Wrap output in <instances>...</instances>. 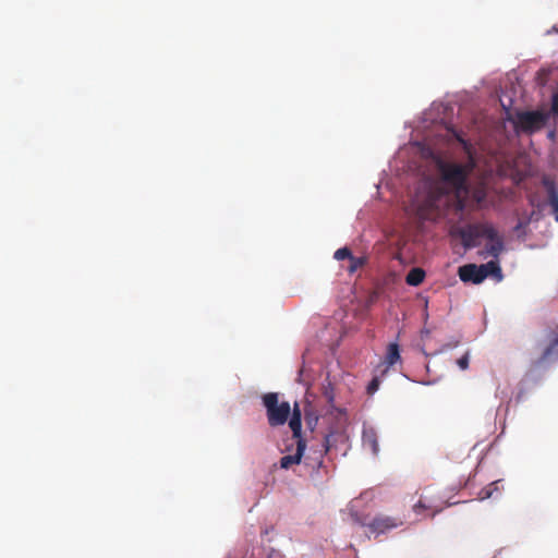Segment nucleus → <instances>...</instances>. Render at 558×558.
Here are the masks:
<instances>
[{
    "label": "nucleus",
    "mask_w": 558,
    "mask_h": 558,
    "mask_svg": "<svg viewBox=\"0 0 558 558\" xmlns=\"http://www.w3.org/2000/svg\"><path fill=\"white\" fill-rule=\"evenodd\" d=\"M456 140L461 144L468 156V162L456 163L439 160L437 163L441 180L452 187L457 199V207L463 210L466 206V197L470 193L468 178L475 168L473 145L463 138L459 133L454 132Z\"/></svg>",
    "instance_id": "f257e3e1"
},
{
    "label": "nucleus",
    "mask_w": 558,
    "mask_h": 558,
    "mask_svg": "<svg viewBox=\"0 0 558 558\" xmlns=\"http://www.w3.org/2000/svg\"><path fill=\"white\" fill-rule=\"evenodd\" d=\"M451 233L461 239L465 248H472L478 245L480 238L493 239L496 230L488 225H468L453 229Z\"/></svg>",
    "instance_id": "f03ea898"
},
{
    "label": "nucleus",
    "mask_w": 558,
    "mask_h": 558,
    "mask_svg": "<svg viewBox=\"0 0 558 558\" xmlns=\"http://www.w3.org/2000/svg\"><path fill=\"white\" fill-rule=\"evenodd\" d=\"M263 403L267 409V417L270 426L283 425L291 412L290 404L282 402L278 404V395L275 392H268L263 396Z\"/></svg>",
    "instance_id": "7ed1b4c3"
},
{
    "label": "nucleus",
    "mask_w": 558,
    "mask_h": 558,
    "mask_svg": "<svg viewBox=\"0 0 558 558\" xmlns=\"http://www.w3.org/2000/svg\"><path fill=\"white\" fill-rule=\"evenodd\" d=\"M517 131L533 132L539 130L546 122V116L541 111H518L514 117H508Z\"/></svg>",
    "instance_id": "20e7f679"
},
{
    "label": "nucleus",
    "mask_w": 558,
    "mask_h": 558,
    "mask_svg": "<svg viewBox=\"0 0 558 558\" xmlns=\"http://www.w3.org/2000/svg\"><path fill=\"white\" fill-rule=\"evenodd\" d=\"M548 338V344L541 356L534 361V365L537 367L558 360V325L549 332Z\"/></svg>",
    "instance_id": "39448f33"
},
{
    "label": "nucleus",
    "mask_w": 558,
    "mask_h": 558,
    "mask_svg": "<svg viewBox=\"0 0 558 558\" xmlns=\"http://www.w3.org/2000/svg\"><path fill=\"white\" fill-rule=\"evenodd\" d=\"M402 524L403 522L397 518L379 515L374 518L372 522L367 524V526L373 534L378 536Z\"/></svg>",
    "instance_id": "423d86ee"
},
{
    "label": "nucleus",
    "mask_w": 558,
    "mask_h": 558,
    "mask_svg": "<svg viewBox=\"0 0 558 558\" xmlns=\"http://www.w3.org/2000/svg\"><path fill=\"white\" fill-rule=\"evenodd\" d=\"M458 275L463 282L481 283L486 279L482 265L466 264L459 267Z\"/></svg>",
    "instance_id": "0eeeda50"
},
{
    "label": "nucleus",
    "mask_w": 558,
    "mask_h": 558,
    "mask_svg": "<svg viewBox=\"0 0 558 558\" xmlns=\"http://www.w3.org/2000/svg\"><path fill=\"white\" fill-rule=\"evenodd\" d=\"M329 435L325 437L324 450L313 451L312 453L303 454L304 464L311 469V472H318L323 465L324 453L329 450Z\"/></svg>",
    "instance_id": "6e6552de"
},
{
    "label": "nucleus",
    "mask_w": 558,
    "mask_h": 558,
    "mask_svg": "<svg viewBox=\"0 0 558 558\" xmlns=\"http://www.w3.org/2000/svg\"><path fill=\"white\" fill-rule=\"evenodd\" d=\"M400 361H401V355H400L399 344L397 342L389 343L387 347V350H386L385 359H384L383 363L379 365V367L381 365H385V368L381 371L380 375L385 376L386 373L388 372L389 367L393 366L396 363H398Z\"/></svg>",
    "instance_id": "1a4fd4ad"
},
{
    "label": "nucleus",
    "mask_w": 558,
    "mask_h": 558,
    "mask_svg": "<svg viewBox=\"0 0 558 558\" xmlns=\"http://www.w3.org/2000/svg\"><path fill=\"white\" fill-rule=\"evenodd\" d=\"M305 448H306L305 440L304 439H300L296 442V451H295V453L294 454L283 456L280 459V466L282 469L287 470V469L291 468L293 464H300L301 461H302Z\"/></svg>",
    "instance_id": "9d476101"
},
{
    "label": "nucleus",
    "mask_w": 558,
    "mask_h": 558,
    "mask_svg": "<svg viewBox=\"0 0 558 558\" xmlns=\"http://www.w3.org/2000/svg\"><path fill=\"white\" fill-rule=\"evenodd\" d=\"M289 426L293 433V438L296 439V442L300 439H303L301 436V432H302L301 411L296 404L293 409V413H292V417L290 418Z\"/></svg>",
    "instance_id": "9b49d317"
},
{
    "label": "nucleus",
    "mask_w": 558,
    "mask_h": 558,
    "mask_svg": "<svg viewBox=\"0 0 558 558\" xmlns=\"http://www.w3.org/2000/svg\"><path fill=\"white\" fill-rule=\"evenodd\" d=\"M488 240H489V243L486 244L485 251H486L487 255L497 258L504 250V243L497 233L493 239H488Z\"/></svg>",
    "instance_id": "f8f14e48"
},
{
    "label": "nucleus",
    "mask_w": 558,
    "mask_h": 558,
    "mask_svg": "<svg viewBox=\"0 0 558 558\" xmlns=\"http://www.w3.org/2000/svg\"><path fill=\"white\" fill-rule=\"evenodd\" d=\"M424 278H425V271L422 268L416 267V268H412L408 272V275L405 277V282L409 286L416 287L423 282Z\"/></svg>",
    "instance_id": "ddd939ff"
},
{
    "label": "nucleus",
    "mask_w": 558,
    "mask_h": 558,
    "mask_svg": "<svg viewBox=\"0 0 558 558\" xmlns=\"http://www.w3.org/2000/svg\"><path fill=\"white\" fill-rule=\"evenodd\" d=\"M363 442L364 446L368 447L374 454L378 453L379 446L376 433L374 430L371 429L363 433Z\"/></svg>",
    "instance_id": "4468645a"
},
{
    "label": "nucleus",
    "mask_w": 558,
    "mask_h": 558,
    "mask_svg": "<svg viewBox=\"0 0 558 558\" xmlns=\"http://www.w3.org/2000/svg\"><path fill=\"white\" fill-rule=\"evenodd\" d=\"M483 271L486 274V278L488 276H495L498 279H501V268L497 260H490L486 264H482Z\"/></svg>",
    "instance_id": "2eb2a0df"
},
{
    "label": "nucleus",
    "mask_w": 558,
    "mask_h": 558,
    "mask_svg": "<svg viewBox=\"0 0 558 558\" xmlns=\"http://www.w3.org/2000/svg\"><path fill=\"white\" fill-rule=\"evenodd\" d=\"M548 202L555 220L558 222V192L554 187L548 191Z\"/></svg>",
    "instance_id": "dca6fc26"
},
{
    "label": "nucleus",
    "mask_w": 558,
    "mask_h": 558,
    "mask_svg": "<svg viewBox=\"0 0 558 558\" xmlns=\"http://www.w3.org/2000/svg\"><path fill=\"white\" fill-rule=\"evenodd\" d=\"M349 262H350V265H349V267H348V271H349L350 274H353V272H355L357 269H360L361 267H363L366 260H365V258H364V257H355V256H352V257L350 258V260H349Z\"/></svg>",
    "instance_id": "f3484780"
},
{
    "label": "nucleus",
    "mask_w": 558,
    "mask_h": 558,
    "mask_svg": "<svg viewBox=\"0 0 558 558\" xmlns=\"http://www.w3.org/2000/svg\"><path fill=\"white\" fill-rule=\"evenodd\" d=\"M500 481H495L490 483L487 487H485L481 494L482 498H490L493 496V492L498 489Z\"/></svg>",
    "instance_id": "a211bd4d"
},
{
    "label": "nucleus",
    "mask_w": 558,
    "mask_h": 558,
    "mask_svg": "<svg viewBox=\"0 0 558 558\" xmlns=\"http://www.w3.org/2000/svg\"><path fill=\"white\" fill-rule=\"evenodd\" d=\"M352 253L348 247H341L335 252V258L338 260L349 259L352 257Z\"/></svg>",
    "instance_id": "6ab92c4d"
},
{
    "label": "nucleus",
    "mask_w": 558,
    "mask_h": 558,
    "mask_svg": "<svg viewBox=\"0 0 558 558\" xmlns=\"http://www.w3.org/2000/svg\"><path fill=\"white\" fill-rule=\"evenodd\" d=\"M379 385H380V378L378 376H375L371 383L368 384L367 386V393L368 395H374L378 388H379Z\"/></svg>",
    "instance_id": "aec40b11"
},
{
    "label": "nucleus",
    "mask_w": 558,
    "mask_h": 558,
    "mask_svg": "<svg viewBox=\"0 0 558 558\" xmlns=\"http://www.w3.org/2000/svg\"><path fill=\"white\" fill-rule=\"evenodd\" d=\"M473 198L477 204H481L486 198V192L484 189H476L473 192Z\"/></svg>",
    "instance_id": "412c9836"
},
{
    "label": "nucleus",
    "mask_w": 558,
    "mask_h": 558,
    "mask_svg": "<svg viewBox=\"0 0 558 558\" xmlns=\"http://www.w3.org/2000/svg\"><path fill=\"white\" fill-rule=\"evenodd\" d=\"M457 364L461 369H466L469 367V353L466 352L464 355L458 359Z\"/></svg>",
    "instance_id": "4be33fe9"
},
{
    "label": "nucleus",
    "mask_w": 558,
    "mask_h": 558,
    "mask_svg": "<svg viewBox=\"0 0 558 558\" xmlns=\"http://www.w3.org/2000/svg\"><path fill=\"white\" fill-rule=\"evenodd\" d=\"M326 399L328 400V402H333V393H332V389L331 388H325V392H324Z\"/></svg>",
    "instance_id": "5701e85b"
},
{
    "label": "nucleus",
    "mask_w": 558,
    "mask_h": 558,
    "mask_svg": "<svg viewBox=\"0 0 558 558\" xmlns=\"http://www.w3.org/2000/svg\"><path fill=\"white\" fill-rule=\"evenodd\" d=\"M426 506L420 500L415 506H414V510L416 512H418L421 509H425Z\"/></svg>",
    "instance_id": "b1692460"
},
{
    "label": "nucleus",
    "mask_w": 558,
    "mask_h": 558,
    "mask_svg": "<svg viewBox=\"0 0 558 558\" xmlns=\"http://www.w3.org/2000/svg\"><path fill=\"white\" fill-rule=\"evenodd\" d=\"M525 225H526V223L519 222V223L517 225L515 229H520V228L524 227Z\"/></svg>",
    "instance_id": "393cba45"
}]
</instances>
